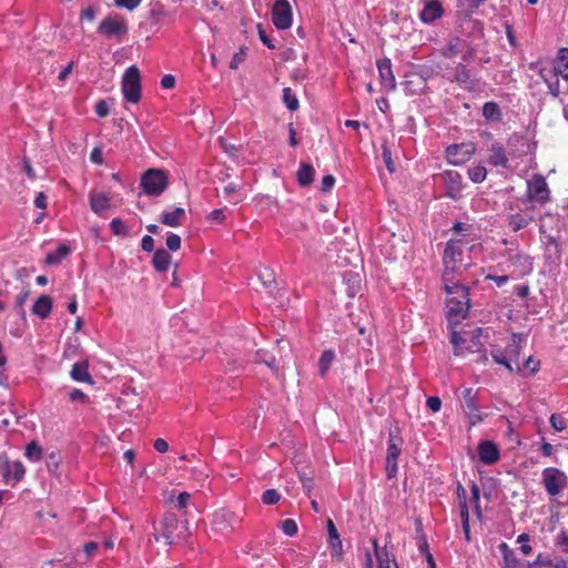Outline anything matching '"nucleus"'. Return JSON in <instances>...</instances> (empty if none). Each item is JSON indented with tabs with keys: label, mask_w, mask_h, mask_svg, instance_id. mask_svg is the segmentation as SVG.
Returning <instances> with one entry per match:
<instances>
[{
	"label": "nucleus",
	"mask_w": 568,
	"mask_h": 568,
	"mask_svg": "<svg viewBox=\"0 0 568 568\" xmlns=\"http://www.w3.org/2000/svg\"><path fill=\"white\" fill-rule=\"evenodd\" d=\"M335 184V179L333 175H325L323 179H322V182H321V190L323 192H328L332 190V187L334 186Z\"/></svg>",
	"instance_id": "5fc2aeb1"
},
{
	"label": "nucleus",
	"mask_w": 568,
	"mask_h": 568,
	"mask_svg": "<svg viewBox=\"0 0 568 568\" xmlns=\"http://www.w3.org/2000/svg\"><path fill=\"white\" fill-rule=\"evenodd\" d=\"M69 398L72 402H78V400L85 402L87 400V395L82 390H80V389H73L69 394Z\"/></svg>",
	"instance_id": "69168bd1"
},
{
	"label": "nucleus",
	"mask_w": 568,
	"mask_h": 568,
	"mask_svg": "<svg viewBox=\"0 0 568 568\" xmlns=\"http://www.w3.org/2000/svg\"><path fill=\"white\" fill-rule=\"evenodd\" d=\"M272 21L280 30L292 27L293 11L287 0H276L272 7Z\"/></svg>",
	"instance_id": "9b49d317"
},
{
	"label": "nucleus",
	"mask_w": 568,
	"mask_h": 568,
	"mask_svg": "<svg viewBox=\"0 0 568 568\" xmlns=\"http://www.w3.org/2000/svg\"><path fill=\"white\" fill-rule=\"evenodd\" d=\"M257 29H258V36H260V39L261 41L268 48V49H274L275 45L274 43L272 42V40L268 38V36L266 34V32L262 29V26L258 24L257 26Z\"/></svg>",
	"instance_id": "bf43d9fd"
},
{
	"label": "nucleus",
	"mask_w": 568,
	"mask_h": 568,
	"mask_svg": "<svg viewBox=\"0 0 568 568\" xmlns=\"http://www.w3.org/2000/svg\"><path fill=\"white\" fill-rule=\"evenodd\" d=\"M399 454H400V447L397 446L393 439H389L388 442V447H387V456H386V460H390V462H397L398 457H399Z\"/></svg>",
	"instance_id": "49530a36"
},
{
	"label": "nucleus",
	"mask_w": 568,
	"mask_h": 568,
	"mask_svg": "<svg viewBox=\"0 0 568 568\" xmlns=\"http://www.w3.org/2000/svg\"><path fill=\"white\" fill-rule=\"evenodd\" d=\"M282 530L286 536H295L297 532V524L293 519H285L282 523Z\"/></svg>",
	"instance_id": "de8ad7c7"
},
{
	"label": "nucleus",
	"mask_w": 568,
	"mask_h": 568,
	"mask_svg": "<svg viewBox=\"0 0 568 568\" xmlns=\"http://www.w3.org/2000/svg\"><path fill=\"white\" fill-rule=\"evenodd\" d=\"M484 329L476 327L463 332H453L450 342L454 346V353L457 356H465L468 353L480 352L484 344L481 336Z\"/></svg>",
	"instance_id": "7ed1b4c3"
},
{
	"label": "nucleus",
	"mask_w": 568,
	"mask_h": 568,
	"mask_svg": "<svg viewBox=\"0 0 568 568\" xmlns=\"http://www.w3.org/2000/svg\"><path fill=\"white\" fill-rule=\"evenodd\" d=\"M166 246L170 251L176 252L181 247V237L178 234L171 233L166 239Z\"/></svg>",
	"instance_id": "09e8293b"
},
{
	"label": "nucleus",
	"mask_w": 568,
	"mask_h": 568,
	"mask_svg": "<svg viewBox=\"0 0 568 568\" xmlns=\"http://www.w3.org/2000/svg\"><path fill=\"white\" fill-rule=\"evenodd\" d=\"M191 499V495L186 491L181 493L176 498V507L179 509H183L187 506Z\"/></svg>",
	"instance_id": "4d7b16f0"
},
{
	"label": "nucleus",
	"mask_w": 568,
	"mask_h": 568,
	"mask_svg": "<svg viewBox=\"0 0 568 568\" xmlns=\"http://www.w3.org/2000/svg\"><path fill=\"white\" fill-rule=\"evenodd\" d=\"M283 102L290 111H296L300 106L298 99L291 88L283 89Z\"/></svg>",
	"instance_id": "72a5a7b5"
},
{
	"label": "nucleus",
	"mask_w": 568,
	"mask_h": 568,
	"mask_svg": "<svg viewBox=\"0 0 568 568\" xmlns=\"http://www.w3.org/2000/svg\"><path fill=\"white\" fill-rule=\"evenodd\" d=\"M192 478L199 483L200 487H203L204 481L207 478V474L204 470L193 469Z\"/></svg>",
	"instance_id": "0e129e2a"
},
{
	"label": "nucleus",
	"mask_w": 568,
	"mask_h": 568,
	"mask_svg": "<svg viewBox=\"0 0 568 568\" xmlns=\"http://www.w3.org/2000/svg\"><path fill=\"white\" fill-rule=\"evenodd\" d=\"M442 178L447 187L446 195L450 199H457L463 189L462 175L456 171H445Z\"/></svg>",
	"instance_id": "f3484780"
},
{
	"label": "nucleus",
	"mask_w": 568,
	"mask_h": 568,
	"mask_svg": "<svg viewBox=\"0 0 568 568\" xmlns=\"http://www.w3.org/2000/svg\"><path fill=\"white\" fill-rule=\"evenodd\" d=\"M527 197L540 204L549 200V189L544 176L536 174L527 181Z\"/></svg>",
	"instance_id": "f8f14e48"
},
{
	"label": "nucleus",
	"mask_w": 568,
	"mask_h": 568,
	"mask_svg": "<svg viewBox=\"0 0 568 568\" xmlns=\"http://www.w3.org/2000/svg\"><path fill=\"white\" fill-rule=\"evenodd\" d=\"M554 72L568 81V49L561 48L557 54V64Z\"/></svg>",
	"instance_id": "c85d7f7f"
},
{
	"label": "nucleus",
	"mask_w": 568,
	"mask_h": 568,
	"mask_svg": "<svg viewBox=\"0 0 568 568\" xmlns=\"http://www.w3.org/2000/svg\"><path fill=\"white\" fill-rule=\"evenodd\" d=\"M69 254V248L65 245H60L54 252L47 255V264H58Z\"/></svg>",
	"instance_id": "f704fd0d"
},
{
	"label": "nucleus",
	"mask_w": 568,
	"mask_h": 568,
	"mask_svg": "<svg viewBox=\"0 0 568 568\" xmlns=\"http://www.w3.org/2000/svg\"><path fill=\"white\" fill-rule=\"evenodd\" d=\"M52 310V300L47 296H40L32 306V313L40 318H47Z\"/></svg>",
	"instance_id": "a878e982"
},
{
	"label": "nucleus",
	"mask_w": 568,
	"mask_h": 568,
	"mask_svg": "<svg viewBox=\"0 0 568 568\" xmlns=\"http://www.w3.org/2000/svg\"><path fill=\"white\" fill-rule=\"evenodd\" d=\"M2 474L6 483L13 486L24 477L26 468L20 460H6L3 463Z\"/></svg>",
	"instance_id": "dca6fc26"
},
{
	"label": "nucleus",
	"mask_w": 568,
	"mask_h": 568,
	"mask_svg": "<svg viewBox=\"0 0 568 568\" xmlns=\"http://www.w3.org/2000/svg\"><path fill=\"white\" fill-rule=\"evenodd\" d=\"M523 342V336L520 334H513L509 343L506 346L505 354L507 356V359L516 364V368L518 372L523 371V367L518 365V358L520 354V345Z\"/></svg>",
	"instance_id": "aec40b11"
},
{
	"label": "nucleus",
	"mask_w": 568,
	"mask_h": 568,
	"mask_svg": "<svg viewBox=\"0 0 568 568\" xmlns=\"http://www.w3.org/2000/svg\"><path fill=\"white\" fill-rule=\"evenodd\" d=\"M532 220L534 216L529 212L514 213L509 216V226L514 232H518L525 229Z\"/></svg>",
	"instance_id": "393cba45"
},
{
	"label": "nucleus",
	"mask_w": 568,
	"mask_h": 568,
	"mask_svg": "<svg viewBox=\"0 0 568 568\" xmlns=\"http://www.w3.org/2000/svg\"><path fill=\"white\" fill-rule=\"evenodd\" d=\"M454 79L456 82H458L460 84H467L470 80L469 70L465 65L459 64L457 67Z\"/></svg>",
	"instance_id": "79ce46f5"
},
{
	"label": "nucleus",
	"mask_w": 568,
	"mask_h": 568,
	"mask_svg": "<svg viewBox=\"0 0 568 568\" xmlns=\"http://www.w3.org/2000/svg\"><path fill=\"white\" fill-rule=\"evenodd\" d=\"M24 456L32 463H38L42 459L43 450L37 442H31L27 445Z\"/></svg>",
	"instance_id": "2f4dec72"
},
{
	"label": "nucleus",
	"mask_w": 568,
	"mask_h": 568,
	"mask_svg": "<svg viewBox=\"0 0 568 568\" xmlns=\"http://www.w3.org/2000/svg\"><path fill=\"white\" fill-rule=\"evenodd\" d=\"M60 463V457L55 453H51L48 455V469L49 471H54Z\"/></svg>",
	"instance_id": "6e6d98bb"
},
{
	"label": "nucleus",
	"mask_w": 568,
	"mask_h": 568,
	"mask_svg": "<svg viewBox=\"0 0 568 568\" xmlns=\"http://www.w3.org/2000/svg\"><path fill=\"white\" fill-rule=\"evenodd\" d=\"M152 262L156 271L166 272L171 265L172 256L164 248H160L155 251Z\"/></svg>",
	"instance_id": "bb28decb"
},
{
	"label": "nucleus",
	"mask_w": 568,
	"mask_h": 568,
	"mask_svg": "<svg viewBox=\"0 0 568 568\" xmlns=\"http://www.w3.org/2000/svg\"><path fill=\"white\" fill-rule=\"evenodd\" d=\"M524 368H527L531 374H535L539 369V362L530 356L525 362Z\"/></svg>",
	"instance_id": "052dcab7"
},
{
	"label": "nucleus",
	"mask_w": 568,
	"mask_h": 568,
	"mask_svg": "<svg viewBox=\"0 0 568 568\" xmlns=\"http://www.w3.org/2000/svg\"><path fill=\"white\" fill-rule=\"evenodd\" d=\"M376 65L379 73L381 85L386 91H394L396 89V79L392 70L390 59H381L377 61Z\"/></svg>",
	"instance_id": "4468645a"
},
{
	"label": "nucleus",
	"mask_w": 568,
	"mask_h": 568,
	"mask_svg": "<svg viewBox=\"0 0 568 568\" xmlns=\"http://www.w3.org/2000/svg\"><path fill=\"white\" fill-rule=\"evenodd\" d=\"M280 500V494L275 489H267L262 494V501L265 505H274Z\"/></svg>",
	"instance_id": "c03bdc74"
},
{
	"label": "nucleus",
	"mask_w": 568,
	"mask_h": 568,
	"mask_svg": "<svg viewBox=\"0 0 568 568\" xmlns=\"http://www.w3.org/2000/svg\"><path fill=\"white\" fill-rule=\"evenodd\" d=\"M154 448L159 452V453H166L169 450V444L166 440H164L163 438H158L155 439L154 442Z\"/></svg>",
	"instance_id": "774afa93"
},
{
	"label": "nucleus",
	"mask_w": 568,
	"mask_h": 568,
	"mask_svg": "<svg viewBox=\"0 0 568 568\" xmlns=\"http://www.w3.org/2000/svg\"><path fill=\"white\" fill-rule=\"evenodd\" d=\"M98 31L106 38L121 39L128 31V22L120 14H110L105 17L99 24Z\"/></svg>",
	"instance_id": "6e6552de"
},
{
	"label": "nucleus",
	"mask_w": 568,
	"mask_h": 568,
	"mask_svg": "<svg viewBox=\"0 0 568 568\" xmlns=\"http://www.w3.org/2000/svg\"><path fill=\"white\" fill-rule=\"evenodd\" d=\"M327 532H328V546L332 550V556L337 558L338 560L343 557V544L338 531L332 519L327 520Z\"/></svg>",
	"instance_id": "6ab92c4d"
},
{
	"label": "nucleus",
	"mask_w": 568,
	"mask_h": 568,
	"mask_svg": "<svg viewBox=\"0 0 568 568\" xmlns=\"http://www.w3.org/2000/svg\"><path fill=\"white\" fill-rule=\"evenodd\" d=\"M161 85L164 89H172L175 85V78L172 74H165L161 79Z\"/></svg>",
	"instance_id": "338daca9"
},
{
	"label": "nucleus",
	"mask_w": 568,
	"mask_h": 568,
	"mask_svg": "<svg viewBox=\"0 0 568 568\" xmlns=\"http://www.w3.org/2000/svg\"><path fill=\"white\" fill-rule=\"evenodd\" d=\"M237 524L239 520L233 513L219 509L212 515L211 529L219 536H227Z\"/></svg>",
	"instance_id": "1a4fd4ad"
},
{
	"label": "nucleus",
	"mask_w": 568,
	"mask_h": 568,
	"mask_svg": "<svg viewBox=\"0 0 568 568\" xmlns=\"http://www.w3.org/2000/svg\"><path fill=\"white\" fill-rule=\"evenodd\" d=\"M468 176L474 183H481L487 176V170L483 164H477L468 170Z\"/></svg>",
	"instance_id": "c9c22d12"
},
{
	"label": "nucleus",
	"mask_w": 568,
	"mask_h": 568,
	"mask_svg": "<svg viewBox=\"0 0 568 568\" xmlns=\"http://www.w3.org/2000/svg\"><path fill=\"white\" fill-rule=\"evenodd\" d=\"M169 176L160 169H149L141 179V186L146 195H161L168 187Z\"/></svg>",
	"instance_id": "423d86ee"
},
{
	"label": "nucleus",
	"mask_w": 568,
	"mask_h": 568,
	"mask_svg": "<svg viewBox=\"0 0 568 568\" xmlns=\"http://www.w3.org/2000/svg\"><path fill=\"white\" fill-rule=\"evenodd\" d=\"M186 212L183 207H174L169 211H164L161 214L160 221L170 227H178L185 219Z\"/></svg>",
	"instance_id": "412c9836"
},
{
	"label": "nucleus",
	"mask_w": 568,
	"mask_h": 568,
	"mask_svg": "<svg viewBox=\"0 0 568 568\" xmlns=\"http://www.w3.org/2000/svg\"><path fill=\"white\" fill-rule=\"evenodd\" d=\"M490 155L488 162L494 166L507 168L508 158L506 151L499 143H493L490 149Z\"/></svg>",
	"instance_id": "5701e85b"
},
{
	"label": "nucleus",
	"mask_w": 568,
	"mask_h": 568,
	"mask_svg": "<svg viewBox=\"0 0 568 568\" xmlns=\"http://www.w3.org/2000/svg\"><path fill=\"white\" fill-rule=\"evenodd\" d=\"M478 456L483 464L493 465L499 460L500 454L495 443L484 440L478 445Z\"/></svg>",
	"instance_id": "a211bd4d"
},
{
	"label": "nucleus",
	"mask_w": 568,
	"mask_h": 568,
	"mask_svg": "<svg viewBox=\"0 0 568 568\" xmlns=\"http://www.w3.org/2000/svg\"><path fill=\"white\" fill-rule=\"evenodd\" d=\"M89 365L87 362H79L72 366L71 377L75 382L92 383V377L88 372Z\"/></svg>",
	"instance_id": "cd10ccee"
},
{
	"label": "nucleus",
	"mask_w": 568,
	"mask_h": 568,
	"mask_svg": "<svg viewBox=\"0 0 568 568\" xmlns=\"http://www.w3.org/2000/svg\"><path fill=\"white\" fill-rule=\"evenodd\" d=\"M555 545L560 551L568 554V529H561L557 534Z\"/></svg>",
	"instance_id": "58836bf2"
},
{
	"label": "nucleus",
	"mask_w": 568,
	"mask_h": 568,
	"mask_svg": "<svg viewBox=\"0 0 568 568\" xmlns=\"http://www.w3.org/2000/svg\"><path fill=\"white\" fill-rule=\"evenodd\" d=\"M499 549L507 566H515L517 564L514 550L510 549L506 542H501Z\"/></svg>",
	"instance_id": "ea45409f"
},
{
	"label": "nucleus",
	"mask_w": 568,
	"mask_h": 568,
	"mask_svg": "<svg viewBox=\"0 0 568 568\" xmlns=\"http://www.w3.org/2000/svg\"><path fill=\"white\" fill-rule=\"evenodd\" d=\"M529 541H530V537L528 534H520L518 537H517V544L520 545V550L521 552L525 555V556H528L531 554L532 551V548L531 546L529 545Z\"/></svg>",
	"instance_id": "37998d69"
},
{
	"label": "nucleus",
	"mask_w": 568,
	"mask_h": 568,
	"mask_svg": "<svg viewBox=\"0 0 568 568\" xmlns=\"http://www.w3.org/2000/svg\"><path fill=\"white\" fill-rule=\"evenodd\" d=\"M541 484L550 498L562 495L568 486L567 474L557 467H546L541 471Z\"/></svg>",
	"instance_id": "20e7f679"
},
{
	"label": "nucleus",
	"mask_w": 568,
	"mask_h": 568,
	"mask_svg": "<svg viewBox=\"0 0 568 568\" xmlns=\"http://www.w3.org/2000/svg\"><path fill=\"white\" fill-rule=\"evenodd\" d=\"M122 93L126 101L138 103L141 99V73L135 65L129 67L121 83Z\"/></svg>",
	"instance_id": "0eeeda50"
},
{
	"label": "nucleus",
	"mask_w": 568,
	"mask_h": 568,
	"mask_svg": "<svg viewBox=\"0 0 568 568\" xmlns=\"http://www.w3.org/2000/svg\"><path fill=\"white\" fill-rule=\"evenodd\" d=\"M539 74L547 84L550 94L554 98H557L560 93L558 75L554 71L547 69H540Z\"/></svg>",
	"instance_id": "b1692460"
},
{
	"label": "nucleus",
	"mask_w": 568,
	"mask_h": 568,
	"mask_svg": "<svg viewBox=\"0 0 568 568\" xmlns=\"http://www.w3.org/2000/svg\"><path fill=\"white\" fill-rule=\"evenodd\" d=\"M471 242H474V240L469 241L464 237L452 239L447 242L443 254V280H445V277L454 278V275L462 277L464 270L470 265L464 260L465 252L476 247V244Z\"/></svg>",
	"instance_id": "f257e3e1"
},
{
	"label": "nucleus",
	"mask_w": 568,
	"mask_h": 568,
	"mask_svg": "<svg viewBox=\"0 0 568 568\" xmlns=\"http://www.w3.org/2000/svg\"><path fill=\"white\" fill-rule=\"evenodd\" d=\"M142 0H114V4L119 8H125L133 11L141 4Z\"/></svg>",
	"instance_id": "8fccbe9b"
},
{
	"label": "nucleus",
	"mask_w": 568,
	"mask_h": 568,
	"mask_svg": "<svg viewBox=\"0 0 568 568\" xmlns=\"http://www.w3.org/2000/svg\"><path fill=\"white\" fill-rule=\"evenodd\" d=\"M476 151L473 142H463L447 146L445 153L447 161L453 165H462L470 160Z\"/></svg>",
	"instance_id": "9d476101"
},
{
	"label": "nucleus",
	"mask_w": 568,
	"mask_h": 568,
	"mask_svg": "<svg viewBox=\"0 0 568 568\" xmlns=\"http://www.w3.org/2000/svg\"><path fill=\"white\" fill-rule=\"evenodd\" d=\"M444 285L447 294L448 318L450 322H459L466 317L469 310L468 287L450 277H445Z\"/></svg>",
	"instance_id": "f03ea898"
},
{
	"label": "nucleus",
	"mask_w": 568,
	"mask_h": 568,
	"mask_svg": "<svg viewBox=\"0 0 568 568\" xmlns=\"http://www.w3.org/2000/svg\"><path fill=\"white\" fill-rule=\"evenodd\" d=\"M550 424L556 432H562L567 427L566 419L559 414L550 416Z\"/></svg>",
	"instance_id": "a18cd8bd"
},
{
	"label": "nucleus",
	"mask_w": 568,
	"mask_h": 568,
	"mask_svg": "<svg viewBox=\"0 0 568 568\" xmlns=\"http://www.w3.org/2000/svg\"><path fill=\"white\" fill-rule=\"evenodd\" d=\"M444 8L440 0H424V7L419 12V19L423 23L430 24L442 18Z\"/></svg>",
	"instance_id": "2eb2a0df"
},
{
	"label": "nucleus",
	"mask_w": 568,
	"mask_h": 568,
	"mask_svg": "<svg viewBox=\"0 0 568 568\" xmlns=\"http://www.w3.org/2000/svg\"><path fill=\"white\" fill-rule=\"evenodd\" d=\"M95 112L99 116L104 118L109 113V106L105 101L100 100L95 104Z\"/></svg>",
	"instance_id": "13d9d810"
},
{
	"label": "nucleus",
	"mask_w": 568,
	"mask_h": 568,
	"mask_svg": "<svg viewBox=\"0 0 568 568\" xmlns=\"http://www.w3.org/2000/svg\"><path fill=\"white\" fill-rule=\"evenodd\" d=\"M256 276H257L258 281L262 283V285L266 288H271V286L275 282L274 272L265 266L260 267L256 271Z\"/></svg>",
	"instance_id": "473e14b6"
},
{
	"label": "nucleus",
	"mask_w": 568,
	"mask_h": 568,
	"mask_svg": "<svg viewBox=\"0 0 568 568\" xmlns=\"http://www.w3.org/2000/svg\"><path fill=\"white\" fill-rule=\"evenodd\" d=\"M483 115L487 120H498L500 118V109L495 102H486L483 106Z\"/></svg>",
	"instance_id": "e433bc0d"
},
{
	"label": "nucleus",
	"mask_w": 568,
	"mask_h": 568,
	"mask_svg": "<svg viewBox=\"0 0 568 568\" xmlns=\"http://www.w3.org/2000/svg\"><path fill=\"white\" fill-rule=\"evenodd\" d=\"M334 359H335L334 351L326 349L322 353L320 361H318V372L322 377L326 376Z\"/></svg>",
	"instance_id": "7c9ffc66"
},
{
	"label": "nucleus",
	"mask_w": 568,
	"mask_h": 568,
	"mask_svg": "<svg viewBox=\"0 0 568 568\" xmlns=\"http://www.w3.org/2000/svg\"><path fill=\"white\" fill-rule=\"evenodd\" d=\"M110 226L113 233L116 235L123 234L125 232V225L120 219H113Z\"/></svg>",
	"instance_id": "864d4df0"
},
{
	"label": "nucleus",
	"mask_w": 568,
	"mask_h": 568,
	"mask_svg": "<svg viewBox=\"0 0 568 568\" xmlns=\"http://www.w3.org/2000/svg\"><path fill=\"white\" fill-rule=\"evenodd\" d=\"M376 556L378 560V568H397L396 562L388 557L386 551L376 550Z\"/></svg>",
	"instance_id": "a19ab883"
},
{
	"label": "nucleus",
	"mask_w": 568,
	"mask_h": 568,
	"mask_svg": "<svg viewBox=\"0 0 568 568\" xmlns=\"http://www.w3.org/2000/svg\"><path fill=\"white\" fill-rule=\"evenodd\" d=\"M90 160L95 164H102L103 163V156H102V150L99 146H95L91 154Z\"/></svg>",
	"instance_id": "680f3d73"
},
{
	"label": "nucleus",
	"mask_w": 568,
	"mask_h": 568,
	"mask_svg": "<svg viewBox=\"0 0 568 568\" xmlns=\"http://www.w3.org/2000/svg\"><path fill=\"white\" fill-rule=\"evenodd\" d=\"M491 357L495 363L505 366L509 372L515 371L514 365L510 363V361L507 359L505 352H503L501 349H499V348L493 349Z\"/></svg>",
	"instance_id": "4c0bfd02"
},
{
	"label": "nucleus",
	"mask_w": 568,
	"mask_h": 568,
	"mask_svg": "<svg viewBox=\"0 0 568 568\" xmlns=\"http://www.w3.org/2000/svg\"><path fill=\"white\" fill-rule=\"evenodd\" d=\"M314 169L308 163H302L297 170L296 178L301 185H310L314 179Z\"/></svg>",
	"instance_id": "c756f323"
},
{
	"label": "nucleus",
	"mask_w": 568,
	"mask_h": 568,
	"mask_svg": "<svg viewBox=\"0 0 568 568\" xmlns=\"http://www.w3.org/2000/svg\"><path fill=\"white\" fill-rule=\"evenodd\" d=\"M477 393L468 387L463 390V409L471 425H476L483 420V415L476 404Z\"/></svg>",
	"instance_id": "ddd939ff"
},
{
	"label": "nucleus",
	"mask_w": 568,
	"mask_h": 568,
	"mask_svg": "<svg viewBox=\"0 0 568 568\" xmlns=\"http://www.w3.org/2000/svg\"><path fill=\"white\" fill-rule=\"evenodd\" d=\"M142 248L145 252H152L154 248V240L150 235H144L141 242Z\"/></svg>",
	"instance_id": "e2e57ef3"
},
{
	"label": "nucleus",
	"mask_w": 568,
	"mask_h": 568,
	"mask_svg": "<svg viewBox=\"0 0 568 568\" xmlns=\"http://www.w3.org/2000/svg\"><path fill=\"white\" fill-rule=\"evenodd\" d=\"M245 59H246V49L241 48L240 51L234 54V57L230 63V67L232 69H237L239 65L245 61Z\"/></svg>",
	"instance_id": "3c124183"
},
{
	"label": "nucleus",
	"mask_w": 568,
	"mask_h": 568,
	"mask_svg": "<svg viewBox=\"0 0 568 568\" xmlns=\"http://www.w3.org/2000/svg\"><path fill=\"white\" fill-rule=\"evenodd\" d=\"M89 202L91 210L98 215H102L110 207V199L104 193L92 192L89 196Z\"/></svg>",
	"instance_id": "4be33fe9"
},
{
	"label": "nucleus",
	"mask_w": 568,
	"mask_h": 568,
	"mask_svg": "<svg viewBox=\"0 0 568 568\" xmlns=\"http://www.w3.org/2000/svg\"><path fill=\"white\" fill-rule=\"evenodd\" d=\"M161 534H154V539L156 541H161L163 539L165 544L170 545L186 536V523L180 521L174 514L164 515L161 521Z\"/></svg>",
	"instance_id": "39448f33"
},
{
	"label": "nucleus",
	"mask_w": 568,
	"mask_h": 568,
	"mask_svg": "<svg viewBox=\"0 0 568 568\" xmlns=\"http://www.w3.org/2000/svg\"><path fill=\"white\" fill-rule=\"evenodd\" d=\"M426 405L429 408V410H432L433 413H437L442 408V400L438 396H432L427 399Z\"/></svg>",
	"instance_id": "603ef678"
}]
</instances>
